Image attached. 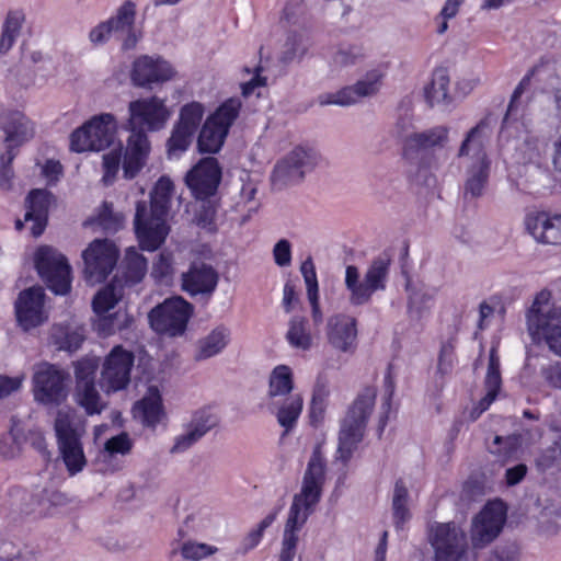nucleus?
<instances>
[{"label":"nucleus","mask_w":561,"mask_h":561,"mask_svg":"<svg viewBox=\"0 0 561 561\" xmlns=\"http://www.w3.org/2000/svg\"><path fill=\"white\" fill-rule=\"evenodd\" d=\"M325 463L320 447H316L308 462L301 491L294 496L284 529L279 561H293L298 543V531L321 499Z\"/></svg>","instance_id":"nucleus-1"},{"label":"nucleus","mask_w":561,"mask_h":561,"mask_svg":"<svg viewBox=\"0 0 561 561\" xmlns=\"http://www.w3.org/2000/svg\"><path fill=\"white\" fill-rule=\"evenodd\" d=\"M173 191L172 181L162 176L150 193V202L136 204L134 229L142 250L154 251L164 242L169 233L167 217Z\"/></svg>","instance_id":"nucleus-2"},{"label":"nucleus","mask_w":561,"mask_h":561,"mask_svg":"<svg viewBox=\"0 0 561 561\" xmlns=\"http://www.w3.org/2000/svg\"><path fill=\"white\" fill-rule=\"evenodd\" d=\"M151 151V144L146 131H129L122 160V147L103 156V182L111 185L122 163L123 175L127 180L136 178L145 168Z\"/></svg>","instance_id":"nucleus-3"},{"label":"nucleus","mask_w":561,"mask_h":561,"mask_svg":"<svg viewBox=\"0 0 561 561\" xmlns=\"http://www.w3.org/2000/svg\"><path fill=\"white\" fill-rule=\"evenodd\" d=\"M391 261V255L387 252L376 256L369 263L363 278H360L359 271L355 265L346 267L345 286L350 291L348 301L351 305H366L376 291L386 289Z\"/></svg>","instance_id":"nucleus-4"},{"label":"nucleus","mask_w":561,"mask_h":561,"mask_svg":"<svg viewBox=\"0 0 561 561\" xmlns=\"http://www.w3.org/2000/svg\"><path fill=\"white\" fill-rule=\"evenodd\" d=\"M376 389L365 388L350 408L339 433L337 459L346 463L362 442L367 420L374 409Z\"/></svg>","instance_id":"nucleus-5"},{"label":"nucleus","mask_w":561,"mask_h":561,"mask_svg":"<svg viewBox=\"0 0 561 561\" xmlns=\"http://www.w3.org/2000/svg\"><path fill=\"white\" fill-rule=\"evenodd\" d=\"M54 427L68 471L71 474L81 471L87 463L81 444V437L85 433L83 419L73 409H60Z\"/></svg>","instance_id":"nucleus-6"},{"label":"nucleus","mask_w":561,"mask_h":561,"mask_svg":"<svg viewBox=\"0 0 561 561\" xmlns=\"http://www.w3.org/2000/svg\"><path fill=\"white\" fill-rule=\"evenodd\" d=\"M527 329L534 341L545 340L549 348L561 356V307L540 293L527 311Z\"/></svg>","instance_id":"nucleus-7"},{"label":"nucleus","mask_w":561,"mask_h":561,"mask_svg":"<svg viewBox=\"0 0 561 561\" xmlns=\"http://www.w3.org/2000/svg\"><path fill=\"white\" fill-rule=\"evenodd\" d=\"M116 118L111 113L93 116L70 135V149L76 152L101 151L116 138Z\"/></svg>","instance_id":"nucleus-8"},{"label":"nucleus","mask_w":561,"mask_h":561,"mask_svg":"<svg viewBox=\"0 0 561 561\" xmlns=\"http://www.w3.org/2000/svg\"><path fill=\"white\" fill-rule=\"evenodd\" d=\"M240 108L241 101L231 98L205 121L197 138V147L201 152L216 153L220 150Z\"/></svg>","instance_id":"nucleus-9"},{"label":"nucleus","mask_w":561,"mask_h":561,"mask_svg":"<svg viewBox=\"0 0 561 561\" xmlns=\"http://www.w3.org/2000/svg\"><path fill=\"white\" fill-rule=\"evenodd\" d=\"M318 164V154L310 148L297 146L276 162L271 174L274 188L283 190L286 186L301 182L306 174Z\"/></svg>","instance_id":"nucleus-10"},{"label":"nucleus","mask_w":561,"mask_h":561,"mask_svg":"<svg viewBox=\"0 0 561 561\" xmlns=\"http://www.w3.org/2000/svg\"><path fill=\"white\" fill-rule=\"evenodd\" d=\"M171 113L164 100L158 96L138 99L128 104L126 131H158L167 125Z\"/></svg>","instance_id":"nucleus-11"},{"label":"nucleus","mask_w":561,"mask_h":561,"mask_svg":"<svg viewBox=\"0 0 561 561\" xmlns=\"http://www.w3.org/2000/svg\"><path fill=\"white\" fill-rule=\"evenodd\" d=\"M34 262L39 276L53 293L56 295L69 293L71 268L60 252L49 245H42L35 253Z\"/></svg>","instance_id":"nucleus-12"},{"label":"nucleus","mask_w":561,"mask_h":561,"mask_svg":"<svg viewBox=\"0 0 561 561\" xmlns=\"http://www.w3.org/2000/svg\"><path fill=\"white\" fill-rule=\"evenodd\" d=\"M193 313V306L182 297H173L154 307L148 314L151 328L170 336L182 335Z\"/></svg>","instance_id":"nucleus-13"},{"label":"nucleus","mask_w":561,"mask_h":561,"mask_svg":"<svg viewBox=\"0 0 561 561\" xmlns=\"http://www.w3.org/2000/svg\"><path fill=\"white\" fill-rule=\"evenodd\" d=\"M68 374L48 363L39 364L33 375V393L35 401L45 405H59L67 396L66 380Z\"/></svg>","instance_id":"nucleus-14"},{"label":"nucleus","mask_w":561,"mask_h":561,"mask_svg":"<svg viewBox=\"0 0 561 561\" xmlns=\"http://www.w3.org/2000/svg\"><path fill=\"white\" fill-rule=\"evenodd\" d=\"M118 255V250L112 241H92L82 252L85 280L91 285L105 280L116 266Z\"/></svg>","instance_id":"nucleus-15"},{"label":"nucleus","mask_w":561,"mask_h":561,"mask_svg":"<svg viewBox=\"0 0 561 561\" xmlns=\"http://www.w3.org/2000/svg\"><path fill=\"white\" fill-rule=\"evenodd\" d=\"M123 297V285L119 282H112L99 290L92 300L93 311L99 316L98 330L104 335H110L127 327V314L117 311L106 314L113 309Z\"/></svg>","instance_id":"nucleus-16"},{"label":"nucleus","mask_w":561,"mask_h":561,"mask_svg":"<svg viewBox=\"0 0 561 561\" xmlns=\"http://www.w3.org/2000/svg\"><path fill=\"white\" fill-rule=\"evenodd\" d=\"M430 541L435 549L436 561H460L468 545L465 531L455 523L433 525Z\"/></svg>","instance_id":"nucleus-17"},{"label":"nucleus","mask_w":561,"mask_h":561,"mask_svg":"<svg viewBox=\"0 0 561 561\" xmlns=\"http://www.w3.org/2000/svg\"><path fill=\"white\" fill-rule=\"evenodd\" d=\"M134 354L115 346L105 357L101 371L100 385L106 392L118 391L129 383L134 366Z\"/></svg>","instance_id":"nucleus-18"},{"label":"nucleus","mask_w":561,"mask_h":561,"mask_svg":"<svg viewBox=\"0 0 561 561\" xmlns=\"http://www.w3.org/2000/svg\"><path fill=\"white\" fill-rule=\"evenodd\" d=\"M506 520V507L502 501L489 502L472 523V545L483 548L501 533Z\"/></svg>","instance_id":"nucleus-19"},{"label":"nucleus","mask_w":561,"mask_h":561,"mask_svg":"<svg viewBox=\"0 0 561 561\" xmlns=\"http://www.w3.org/2000/svg\"><path fill=\"white\" fill-rule=\"evenodd\" d=\"M221 180V168L216 158L202 159L185 176L192 194L201 201L214 196Z\"/></svg>","instance_id":"nucleus-20"},{"label":"nucleus","mask_w":561,"mask_h":561,"mask_svg":"<svg viewBox=\"0 0 561 561\" xmlns=\"http://www.w3.org/2000/svg\"><path fill=\"white\" fill-rule=\"evenodd\" d=\"M0 128L4 133L5 151H18L35 134L34 124L18 110H3L0 114Z\"/></svg>","instance_id":"nucleus-21"},{"label":"nucleus","mask_w":561,"mask_h":561,"mask_svg":"<svg viewBox=\"0 0 561 561\" xmlns=\"http://www.w3.org/2000/svg\"><path fill=\"white\" fill-rule=\"evenodd\" d=\"M181 287L191 297H209L216 289L219 276L217 271L203 261H194L181 274Z\"/></svg>","instance_id":"nucleus-22"},{"label":"nucleus","mask_w":561,"mask_h":561,"mask_svg":"<svg viewBox=\"0 0 561 561\" xmlns=\"http://www.w3.org/2000/svg\"><path fill=\"white\" fill-rule=\"evenodd\" d=\"M44 290L42 287L25 289L15 302V313L19 324L24 331L43 324L47 316L44 311Z\"/></svg>","instance_id":"nucleus-23"},{"label":"nucleus","mask_w":561,"mask_h":561,"mask_svg":"<svg viewBox=\"0 0 561 561\" xmlns=\"http://www.w3.org/2000/svg\"><path fill=\"white\" fill-rule=\"evenodd\" d=\"M448 141L449 128L442 125L421 133H412L404 138L403 154L409 161H416L424 152L443 148Z\"/></svg>","instance_id":"nucleus-24"},{"label":"nucleus","mask_w":561,"mask_h":561,"mask_svg":"<svg viewBox=\"0 0 561 561\" xmlns=\"http://www.w3.org/2000/svg\"><path fill=\"white\" fill-rule=\"evenodd\" d=\"M495 122L491 114H486L474 127H472L462 140L458 157L470 158L471 162H490L484 145L492 133Z\"/></svg>","instance_id":"nucleus-25"},{"label":"nucleus","mask_w":561,"mask_h":561,"mask_svg":"<svg viewBox=\"0 0 561 561\" xmlns=\"http://www.w3.org/2000/svg\"><path fill=\"white\" fill-rule=\"evenodd\" d=\"M174 70L171 65L161 59L141 56L135 60L131 71V80L135 85L149 88L152 83L164 82L172 79Z\"/></svg>","instance_id":"nucleus-26"},{"label":"nucleus","mask_w":561,"mask_h":561,"mask_svg":"<svg viewBox=\"0 0 561 561\" xmlns=\"http://www.w3.org/2000/svg\"><path fill=\"white\" fill-rule=\"evenodd\" d=\"M527 231L538 242L561 244V215L546 211L530 213L525 218Z\"/></svg>","instance_id":"nucleus-27"},{"label":"nucleus","mask_w":561,"mask_h":561,"mask_svg":"<svg viewBox=\"0 0 561 561\" xmlns=\"http://www.w3.org/2000/svg\"><path fill=\"white\" fill-rule=\"evenodd\" d=\"M325 336L333 348L343 353L353 352L357 337L356 320L345 314L330 317Z\"/></svg>","instance_id":"nucleus-28"},{"label":"nucleus","mask_w":561,"mask_h":561,"mask_svg":"<svg viewBox=\"0 0 561 561\" xmlns=\"http://www.w3.org/2000/svg\"><path fill=\"white\" fill-rule=\"evenodd\" d=\"M55 202L54 195L44 188L32 190L25 198V221H32L31 232L33 237H39L48 221V213Z\"/></svg>","instance_id":"nucleus-29"},{"label":"nucleus","mask_w":561,"mask_h":561,"mask_svg":"<svg viewBox=\"0 0 561 561\" xmlns=\"http://www.w3.org/2000/svg\"><path fill=\"white\" fill-rule=\"evenodd\" d=\"M136 4L127 0L116 11V14L106 22L114 33L125 34L122 38V48L124 50L134 49L141 37L135 30Z\"/></svg>","instance_id":"nucleus-30"},{"label":"nucleus","mask_w":561,"mask_h":561,"mask_svg":"<svg viewBox=\"0 0 561 561\" xmlns=\"http://www.w3.org/2000/svg\"><path fill=\"white\" fill-rule=\"evenodd\" d=\"M304 400L299 393L289 394L274 401H268V410L276 415L278 424L286 432L291 431L302 411Z\"/></svg>","instance_id":"nucleus-31"},{"label":"nucleus","mask_w":561,"mask_h":561,"mask_svg":"<svg viewBox=\"0 0 561 561\" xmlns=\"http://www.w3.org/2000/svg\"><path fill=\"white\" fill-rule=\"evenodd\" d=\"M133 412L135 417L139 419L142 424L154 427L164 414L159 389L150 386L146 396L136 402Z\"/></svg>","instance_id":"nucleus-32"},{"label":"nucleus","mask_w":561,"mask_h":561,"mask_svg":"<svg viewBox=\"0 0 561 561\" xmlns=\"http://www.w3.org/2000/svg\"><path fill=\"white\" fill-rule=\"evenodd\" d=\"M230 341V330L218 325L205 337L198 340L195 353L196 360H204L221 353Z\"/></svg>","instance_id":"nucleus-33"},{"label":"nucleus","mask_w":561,"mask_h":561,"mask_svg":"<svg viewBox=\"0 0 561 561\" xmlns=\"http://www.w3.org/2000/svg\"><path fill=\"white\" fill-rule=\"evenodd\" d=\"M294 380L291 369L286 365L276 366L268 382V401L278 400L293 394Z\"/></svg>","instance_id":"nucleus-34"},{"label":"nucleus","mask_w":561,"mask_h":561,"mask_svg":"<svg viewBox=\"0 0 561 561\" xmlns=\"http://www.w3.org/2000/svg\"><path fill=\"white\" fill-rule=\"evenodd\" d=\"M449 76L446 69L438 68L433 72L432 81L424 88V96L430 106L448 103Z\"/></svg>","instance_id":"nucleus-35"},{"label":"nucleus","mask_w":561,"mask_h":561,"mask_svg":"<svg viewBox=\"0 0 561 561\" xmlns=\"http://www.w3.org/2000/svg\"><path fill=\"white\" fill-rule=\"evenodd\" d=\"M383 77L385 71L381 68H376L368 71L365 77L355 84L346 87L348 95L353 99V104L362 98L375 95L381 87Z\"/></svg>","instance_id":"nucleus-36"},{"label":"nucleus","mask_w":561,"mask_h":561,"mask_svg":"<svg viewBox=\"0 0 561 561\" xmlns=\"http://www.w3.org/2000/svg\"><path fill=\"white\" fill-rule=\"evenodd\" d=\"M490 162H471L467 167V179L465 182V196L472 198L482 195L489 180Z\"/></svg>","instance_id":"nucleus-37"},{"label":"nucleus","mask_w":561,"mask_h":561,"mask_svg":"<svg viewBox=\"0 0 561 561\" xmlns=\"http://www.w3.org/2000/svg\"><path fill=\"white\" fill-rule=\"evenodd\" d=\"M409 293L408 311L412 319L420 320L428 313L435 293L422 287H415L410 283L407 284Z\"/></svg>","instance_id":"nucleus-38"},{"label":"nucleus","mask_w":561,"mask_h":561,"mask_svg":"<svg viewBox=\"0 0 561 561\" xmlns=\"http://www.w3.org/2000/svg\"><path fill=\"white\" fill-rule=\"evenodd\" d=\"M366 58V51L360 44L340 45L332 56L331 67L334 70H342L363 62Z\"/></svg>","instance_id":"nucleus-39"},{"label":"nucleus","mask_w":561,"mask_h":561,"mask_svg":"<svg viewBox=\"0 0 561 561\" xmlns=\"http://www.w3.org/2000/svg\"><path fill=\"white\" fill-rule=\"evenodd\" d=\"M75 396L77 403L82 407L89 415L100 414L104 409V403L95 387V382L76 386Z\"/></svg>","instance_id":"nucleus-40"},{"label":"nucleus","mask_w":561,"mask_h":561,"mask_svg":"<svg viewBox=\"0 0 561 561\" xmlns=\"http://www.w3.org/2000/svg\"><path fill=\"white\" fill-rule=\"evenodd\" d=\"M25 20L23 12L10 11L7 14L2 26L0 38V53L5 54L13 46L16 37L20 34L22 24Z\"/></svg>","instance_id":"nucleus-41"},{"label":"nucleus","mask_w":561,"mask_h":561,"mask_svg":"<svg viewBox=\"0 0 561 561\" xmlns=\"http://www.w3.org/2000/svg\"><path fill=\"white\" fill-rule=\"evenodd\" d=\"M550 65L548 62H541L533 67L528 73L520 80L518 85L515 88L510 104L507 106V111L504 117V123H506L511 117H516L519 107V99L527 87L530 84V80L534 77L540 76L545 71H549Z\"/></svg>","instance_id":"nucleus-42"},{"label":"nucleus","mask_w":561,"mask_h":561,"mask_svg":"<svg viewBox=\"0 0 561 561\" xmlns=\"http://www.w3.org/2000/svg\"><path fill=\"white\" fill-rule=\"evenodd\" d=\"M408 499V489L404 482L400 479L396 482L392 497L393 519L397 528H402L404 523L410 519V512L407 506Z\"/></svg>","instance_id":"nucleus-43"},{"label":"nucleus","mask_w":561,"mask_h":561,"mask_svg":"<svg viewBox=\"0 0 561 561\" xmlns=\"http://www.w3.org/2000/svg\"><path fill=\"white\" fill-rule=\"evenodd\" d=\"M288 343L296 348L307 351L311 347L312 337L306 329V320L302 317H293L286 333Z\"/></svg>","instance_id":"nucleus-44"},{"label":"nucleus","mask_w":561,"mask_h":561,"mask_svg":"<svg viewBox=\"0 0 561 561\" xmlns=\"http://www.w3.org/2000/svg\"><path fill=\"white\" fill-rule=\"evenodd\" d=\"M329 394L330 390L327 383L319 380L313 389L309 411L310 422L313 426H317L323 420Z\"/></svg>","instance_id":"nucleus-45"},{"label":"nucleus","mask_w":561,"mask_h":561,"mask_svg":"<svg viewBox=\"0 0 561 561\" xmlns=\"http://www.w3.org/2000/svg\"><path fill=\"white\" fill-rule=\"evenodd\" d=\"M126 279L130 283H138L147 271L146 257L134 248L127 250L125 255Z\"/></svg>","instance_id":"nucleus-46"},{"label":"nucleus","mask_w":561,"mask_h":561,"mask_svg":"<svg viewBox=\"0 0 561 561\" xmlns=\"http://www.w3.org/2000/svg\"><path fill=\"white\" fill-rule=\"evenodd\" d=\"M94 221L104 232L115 233L123 227L124 217L122 214L114 213L111 204L103 203Z\"/></svg>","instance_id":"nucleus-47"},{"label":"nucleus","mask_w":561,"mask_h":561,"mask_svg":"<svg viewBox=\"0 0 561 561\" xmlns=\"http://www.w3.org/2000/svg\"><path fill=\"white\" fill-rule=\"evenodd\" d=\"M194 134V131L176 124L167 144L169 156H179L187 150Z\"/></svg>","instance_id":"nucleus-48"},{"label":"nucleus","mask_w":561,"mask_h":561,"mask_svg":"<svg viewBox=\"0 0 561 561\" xmlns=\"http://www.w3.org/2000/svg\"><path fill=\"white\" fill-rule=\"evenodd\" d=\"M203 105L197 102H192L182 107L178 125L195 133L203 118Z\"/></svg>","instance_id":"nucleus-49"},{"label":"nucleus","mask_w":561,"mask_h":561,"mask_svg":"<svg viewBox=\"0 0 561 561\" xmlns=\"http://www.w3.org/2000/svg\"><path fill=\"white\" fill-rule=\"evenodd\" d=\"M217 417L207 410H199L194 413L190 423L186 424L195 434L202 438L217 425Z\"/></svg>","instance_id":"nucleus-50"},{"label":"nucleus","mask_w":561,"mask_h":561,"mask_svg":"<svg viewBox=\"0 0 561 561\" xmlns=\"http://www.w3.org/2000/svg\"><path fill=\"white\" fill-rule=\"evenodd\" d=\"M96 358H82L75 364L76 386L95 382Z\"/></svg>","instance_id":"nucleus-51"},{"label":"nucleus","mask_w":561,"mask_h":561,"mask_svg":"<svg viewBox=\"0 0 561 561\" xmlns=\"http://www.w3.org/2000/svg\"><path fill=\"white\" fill-rule=\"evenodd\" d=\"M18 151H3L0 154V188L2 191H10L13 185L14 171L12 162L16 157Z\"/></svg>","instance_id":"nucleus-52"},{"label":"nucleus","mask_w":561,"mask_h":561,"mask_svg":"<svg viewBox=\"0 0 561 561\" xmlns=\"http://www.w3.org/2000/svg\"><path fill=\"white\" fill-rule=\"evenodd\" d=\"M276 516H277V511L271 512L260 522V524L257 525V527L255 529H252L244 537V539L242 541V547L245 552L254 549L259 545L265 529L268 528L274 523V520L276 519Z\"/></svg>","instance_id":"nucleus-53"},{"label":"nucleus","mask_w":561,"mask_h":561,"mask_svg":"<svg viewBox=\"0 0 561 561\" xmlns=\"http://www.w3.org/2000/svg\"><path fill=\"white\" fill-rule=\"evenodd\" d=\"M217 552V548L207 543L186 541L181 547V554L185 560L199 561Z\"/></svg>","instance_id":"nucleus-54"},{"label":"nucleus","mask_w":561,"mask_h":561,"mask_svg":"<svg viewBox=\"0 0 561 561\" xmlns=\"http://www.w3.org/2000/svg\"><path fill=\"white\" fill-rule=\"evenodd\" d=\"M173 274L172 255L168 252H161L153 262L151 275L160 283H168Z\"/></svg>","instance_id":"nucleus-55"},{"label":"nucleus","mask_w":561,"mask_h":561,"mask_svg":"<svg viewBox=\"0 0 561 561\" xmlns=\"http://www.w3.org/2000/svg\"><path fill=\"white\" fill-rule=\"evenodd\" d=\"M307 50L308 44L305 37L300 34H291L287 38L283 60L289 62L295 59H301Z\"/></svg>","instance_id":"nucleus-56"},{"label":"nucleus","mask_w":561,"mask_h":561,"mask_svg":"<svg viewBox=\"0 0 561 561\" xmlns=\"http://www.w3.org/2000/svg\"><path fill=\"white\" fill-rule=\"evenodd\" d=\"M216 218V206L210 201H202L199 208L196 210L195 221L197 226L207 229L208 231H215Z\"/></svg>","instance_id":"nucleus-57"},{"label":"nucleus","mask_w":561,"mask_h":561,"mask_svg":"<svg viewBox=\"0 0 561 561\" xmlns=\"http://www.w3.org/2000/svg\"><path fill=\"white\" fill-rule=\"evenodd\" d=\"M20 451L21 446L13 430L0 436V458L13 459Z\"/></svg>","instance_id":"nucleus-58"},{"label":"nucleus","mask_w":561,"mask_h":561,"mask_svg":"<svg viewBox=\"0 0 561 561\" xmlns=\"http://www.w3.org/2000/svg\"><path fill=\"white\" fill-rule=\"evenodd\" d=\"M201 438L195 432L185 425V432L174 438V444L170 449L171 454H182L194 446Z\"/></svg>","instance_id":"nucleus-59"},{"label":"nucleus","mask_w":561,"mask_h":561,"mask_svg":"<svg viewBox=\"0 0 561 561\" xmlns=\"http://www.w3.org/2000/svg\"><path fill=\"white\" fill-rule=\"evenodd\" d=\"M131 449V442L126 433L110 438L105 443V451L113 456L115 454L126 455Z\"/></svg>","instance_id":"nucleus-60"},{"label":"nucleus","mask_w":561,"mask_h":561,"mask_svg":"<svg viewBox=\"0 0 561 561\" xmlns=\"http://www.w3.org/2000/svg\"><path fill=\"white\" fill-rule=\"evenodd\" d=\"M318 103L321 106L340 105L347 106L353 104V99L348 95L346 87L334 93H323L318 96Z\"/></svg>","instance_id":"nucleus-61"},{"label":"nucleus","mask_w":561,"mask_h":561,"mask_svg":"<svg viewBox=\"0 0 561 561\" xmlns=\"http://www.w3.org/2000/svg\"><path fill=\"white\" fill-rule=\"evenodd\" d=\"M519 444V437L516 435L512 436H495L493 440V446L490 447L491 453L493 454H503L510 455L513 453Z\"/></svg>","instance_id":"nucleus-62"},{"label":"nucleus","mask_w":561,"mask_h":561,"mask_svg":"<svg viewBox=\"0 0 561 561\" xmlns=\"http://www.w3.org/2000/svg\"><path fill=\"white\" fill-rule=\"evenodd\" d=\"M275 263L278 266H288L291 262L290 243L286 239L279 240L273 249Z\"/></svg>","instance_id":"nucleus-63"},{"label":"nucleus","mask_w":561,"mask_h":561,"mask_svg":"<svg viewBox=\"0 0 561 561\" xmlns=\"http://www.w3.org/2000/svg\"><path fill=\"white\" fill-rule=\"evenodd\" d=\"M541 376L553 388L561 389V363H551L541 368Z\"/></svg>","instance_id":"nucleus-64"}]
</instances>
